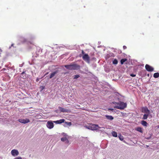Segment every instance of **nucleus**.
Masks as SVG:
<instances>
[{
	"mask_svg": "<svg viewBox=\"0 0 159 159\" xmlns=\"http://www.w3.org/2000/svg\"><path fill=\"white\" fill-rule=\"evenodd\" d=\"M64 66L69 70H74L79 69L80 66L76 64H71L70 65H65Z\"/></svg>",
	"mask_w": 159,
	"mask_h": 159,
	"instance_id": "1",
	"label": "nucleus"
},
{
	"mask_svg": "<svg viewBox=\"0 0 159 159\" xmlns=\"http://www.w3.org/2000/svg\"><path fill=\"white\" fill-rule=\"evenodd\" d=\"M118 105L115 106L114 107L115 108H117L120 109H123L126 107V104L123 102H118Z\"/></svg>",
	"mask_w": 159,
	"mask_h": 159,
	"instance_id": "2",
	"label": "nucleus"
},
{
	"mask_svg": "<svg viewBox=\"0 0 159 159\" xmlns=\"http://www.w3.org/2000/svg\"><path fill=\"white\" fill-rule=\"evenodd\" d=\"M98 126V125L95 124L90 125L89 126H86V128L92 130H96L97 129V127Z\"/></svg>",
	"mask_w": 159,
	"mask_h": 159,
	"instance_id": "3",
	"label": "nucleus"
},
{
	"mask_svg": "<svg viewBox=\"0 0 159 159\" xmlns=\"http://www.w3.org/2000/svg\"><path fill=\"white\" fill-rule=\"evenodd\" d=\"M83 59L88 63H89L90 57L87 54H85L83 55Z\"/></svg>",
	"mask_w": 159,
	"mask_h": 159,
	"instance_id": "4",
	"label": "nucleus"
},
{
	"mask_svg": "<svg viewBox=\"0 0 159 159\" xmlns=\"http://www.w3.org/2000/svg\"><path fill=\"white\" fill-rule=\"evenodd\" d=\"M46 125L48 128L51 129L53 127L54 125L52 121H48L47 122Z\"/></svg>",
	"mask_w": 159,
	"mask_h": 159,
	"instance_id": "5",
	"label": "nucleus"
},
{
	"mask_svg": "<svg viewBox=\"0 0 159 159\" xmlns=\"http://www.w3.org/2000/svg\"><path fill=\"white\" fill-rule=\"evenodd\" d=\"M145 68L148 71L151 72L153 71L154 70V68L153 67L148 64L146 65L145 66Z\"/></svg>",
	"mask_w": 159,
	"mask_h": 159,
	"instance_id": "6",
	"label": "nucleus"
},
{
	"mask_svg": "<svg viewBox=\"0 0 159 159\" xmlns=\"http://www.w3.org/2000/svg\"><path fill=\"white\" fill-rule=\"evenodd\" d=\"M18 121L20 123L24 124H26L30 122V120L29 119L27 118L25 119H19L18 120Z\"/></svg>",
	"mask_w": 159,
	"mask_h": 159,
	"instance_id": "7",
	"label": "nucleus"
},
{
	"mask_svg": "<svg viewBox=\"0 0 159 159\" xmlns=\"http://www.w3.org/2000/svg\"><path fill=\"white\" fill-rule=\"evenodd\" d=\"M11 154L13 156H16L18 155L19 152L17 150L13 149L11 151Z\"/></svg>",
	"mask_w": 159,
	"mask_h": 159,
	"instance_id": "8",
	"label": "nucleus"
},
{
	"mask_svg": "<svg viewBox=\"0 0 159 159\" xmlns=\"http://www.w3.org/2000/svg\"><path fill=\"white\" fill-rule=\"evenodd\" d=\"M143 112H144L146 114H149L150 113V111L148 110L147 107H143Z\"/></svg>",
	"mask_w": 159,
	"mask_h": 159,
	"instance_id": "9",
	"label": "nucleus"
},
{
	"mask_svg": "<svg viewBox=\"0 0 159 159\" xmlns=\"http://www.w3.org/2000/svg\"><path fill=\"white\" fill-rule=\"evenodd\" d=\"M65 120L64 119H61L59 120L53 121V122L57 124H60L65 122Z\"/></svg>",
	"mask_w": 159,
	"mask_h": 159,
	"instance_id": "10",
	"label": "nucleus"
},
{
	"mask_svg": "<svg viewBox=\"0 0 159 159\" xmlns=\"http://www.w3.org/2000/svg\"><path fill=\"white\" fill-rule=\"evenodd\" d=\"M59 109L61 112H68L69 111V110L67 109L64 108L59 107Z\"/></svg>",
	"mask_w": 159,
	"mask_h": 159,
	"instance_id": "11",
	"label": "nucleus"
},
{
	"mask_svg": "<svg viewBox=\"0 0 159 159\" xmlns=\"http://www.w3.org/2000/svg\"><path fill=\"white\" fill-rule=\"evenodd\" d=\"M58 72V71L57 70L56 71H55L53 72L51 74V75L49 76V78L50 79L52 78L53 77H54L55 76V75L56 74H57V73Z\"/></svg>",
	"mask_w": 159,
	"mask_h": 159,
	"instance_id": "12",
	"label": "nucleus"
},
{
	"mask_svg": "<svg viewBox=\"0 0 159 159\" xmlns=\"http://www.w3.org/2000/svg\"><path fill=\"white\" fill-rule=\"evenodd\" d=\"M135 129L136 130H137L138 131H139L141 133H143V131L142 130V128H141L140 127H137Z\"/></svg>",
	"mask_w": 159,
	"mask_h": 159,
	"instance_id": "13",
	"label": "nucleus"
},
{
	"mask_svg": "<svg viewBox=\"0 0 159 159\" xmlns=\"http://www.w3.org/2000/svg\"><path fill=\"white\" fill-rule=\"evenodd\" d=\"M106 117L107 119L110 120H112L114 119L113 117L111 116L106 115Z\"/></svg>",
	"mask_w": 159,
	"mask_h": 159,
	"instance_id": "14",
	"label": "nucleus"
},
{
	"mask_svg": "<svg viewBox=\"0 0 159 159\" xmlns=\"http://www.w3.org/2000/svg\"><path fill=\"white\" fill-rule=\"evenodd\" d=\"M21 77L24 79H25L26 78V76L25 74V72L23 71L21 73Z\"/></svg>",
	"mask_w": 159,
	"mask_h": 159,
	"instance_id": "15",
	"label": "nucleus"
},
{
	"mask_svg": "<svg viewBox=\"0 0 159 159\" xmlns=\"http://www.w3.org/2000/svg\"><path fill=\"white\" fill-rule=\"evenodd\" d=\"M153 77L155 78H157L159 77V73L158 72L155 73L153 75Z\"/></svg>",
	"mask_w": 159,
	"mask_h": 159,
	"instance_id": "16",
	"label": "nucleus"
},
{
	"mask_svg": "<svg viewBox=\"0 0 159 159\" xmlns=\"http://www.w3.org/2000/svg\"><path fill=\"white\" fill-rule=\"evenodd\" d=\"M141 124L144 126H147L148 124L145 121L143 120L141 122Z\"/></svg>",
	"mask_w": 159,
	"mask_h": 159,
	"instance_id": "17",
	"label": "nucleus"
},
{
	"mask_svg": "<svg viewBox=\"0 0 159 159\" xmlns=\"http://www.w3.org/2000/svg\"><path fill=\"white\" fill-rule=\"evenodd\" d=\"M111 133L113 136L115 137H117V134L116 132L113 131Z\"/></svg>",
	"mask_w": 159,
	"mask_h": 159,
	"instance_id": "18",
	"label": "nucleus"
},
{
	"mask_svg": "<svg viewBox=\"0 0 159 159\" xmlns=\"http://www.w3.org/2000/svg\"><path fill=\"white\" fill-rule=\"evenodd\" d=\"M61 140L63 142H64L66 141H67V142H68V139L66 137L62 138L61 139Z\"/></svg>",
	"mask_w": 159,
	"mask_h": 159,
	"instance_id": "19",
	"label": "nucleus"
},
{
	"mask_svg": "<svg viewBox=\"0 0 159 159\" xmlns=\"http://www.w3.org/2000/svg\"><path fill=\"white\" fill-rule=\"evenodd\" d=\"M149 115V114H144L143 116V119L144 120H145L147 119Z\"/></svg>",
	"mask_w": 159,
	"mask_h": 159,
	"instance_id": "20",
	"label": "nucleus"
},
{
	"mask_svg": "<svg viewBox=\"0 0 159 159\" xmlns=\"http://www.w3.org/2000/svg\"><path fill=\"white\" fill-rule=\"evenodd\" d=\"M127 59H122L120 61V63L121 64H123L124 62L126 61Z\"/></svg>",
	"mask_w": 159,
	"mask_h": 159,
	"instance_id": "21",
	"label": "nucleus"
},
{
	"mask_svg": "<svg viewBox=\"0 0 159 159\" xmlns=\"http://www.w3.org/2000/svg\"><path fill=\"white\" fill-rule=\"evenodd\" d=\"M113 63L114 64H117L118 63V61L116 59H115L113 61Z\"/></svg>",
	"mask_w": 159,
	"mask_h": 159,
	"instance_id": "22",
	"label": "nucleus"
},
{
	"mask_svg": "<svg viewBox=\"0 0 159 159\" xmlns=\"http://www.w3.org/2000/svg\"><path fill=\"white\" fill-rule=\"evenodd\" d=\"M80 77V75H76L74 76V79H76L78 78H79Z\"/></svg>",
	"mask_w": 159,
	"mask_h": 159,
	"instance_id": "23",
	"label": "nucleus"
},
{
	"mask_svg": "<svg viewBox=\"0 0 159 159\" xmlns=\"http://www.w3.org/2000/svg\"><path fill=\"white\" fill-rule=\"evenodd\" d=\"M65 124H66L67 125L69 126H70L71 125V122H65Z\"/></svg>",
	"mask_w": 159,
	"mask_h": 159,
	"instance_id": "24",
	"label": "nucleus"
},
{
	"mask_svg": "<svg viewBox=\"0 0 159 159\" xmlns=\"http://www.w3.org/2000/svg\"><path fill=\"white\" fill-rule=\"evenodd\" d=\"M119 137L120 139L121 140H123V137L121 135H120V136L119 135Z\"/></svg>",
	"mask_w": 159,
	"mask_h": 159,
	"instance_id": "25",
	"label": "nucleus"
},
{
	"mask_svg": "<svg viewBox=\"0 0 159 159\" xmlns=\"http://www.w3.org/2000/svg\"><path fill=\"white\" fill-rule=\"evenodd\" d=\"M130 76L132 77H134L136 76V75H134L132 74H130Z\"/></svg>",
	"mask_w": 159,
	"mask_h": 159,
	"instance_id": "26",
	"label": "nucleus"
},
{
	"mask_svg": "<svg viewBox=\"0 0 159 159\" xmlns=\"http://www.w3.org/2000/svg\"><path fill=\"white\" fill-rule=\"evenodd\" d=\"M108 110L113 111L114 110V109H112V108H109L108 109Z\"/></svg>",
	"mask_w": 159,
	"mask_h": 159,
	"instance_id": "27",
	"label": "nucleus"
},
{
	"mask_svg": "<svg viewBox=\"0 0 159 159\" xmlns=\"http://www.w3.org/2000/svg\"><path fill=\"white\" fill-rule=\"evenodd\" d=\"M114 104H117L118 105V102H112Z\"/></svg>",
	"mask_w": 159,
	"mask_h": 159,
	"instance_id": "28",
	"label": "nucleus"
},
{
	"mask_svg": "<svg viewBox=\"0 0 159 159\" xmlns=\"http://www.w3.org/2000/svg\"><path fill=\"white\" fill-rule=\"evenodd\" d=\"M123 48L124 49H126L127 47L125 46H123Z\"/></svg>",
	"mask_w": 159,
	"mask_h": 159,
	"instance_id": "29",
	"label": "nucleus"
},
{
	"mask_svg": "<svg viewBox=\"0 0 159 159\" xmlns=\"http://www.w3.org/2000/svg\"><path fill=\"white\" fill-rule=\"evenodd\" d=\"M82 53L83 55H84V54H85L84 51L83 50H82Z\"/></svg>",
	"mask_w": 159,
	"mask_h": 159,
	"instance_id": "30",
	"label": "nucleus"
},
{
	"mask_svg": "<svg viewBox=\"0 0 159 159\" xmlns=\"http://www.w3.org/2000/svg\"><path fill=\"white\" fill-rule=\"evenodd\" d=\"M21 158L20 157H17L15 158V159H21Z\"/></svg>",
	"mask_w": 159,
	"mask_h": 159,
	"instance_id": "31",
	"label": "nucleus"
},
{
	"mask_svg": "<svg viewBox=\"0 0 159 159\" xmlns=\"http://www.w3.org/2000/svg\"><path fill=\"white\" fill-rule=\"evenodd\" d=\"M39 80V78H37V79H36V81H37H37H38Z\"/></svg>",
	"mask_w": 159,
	"mask_h": 159,
	"instance_id": "32",
	"label": "nucleus"
},
{
	"mask_svg": "<svg viewBox=\"0 0 159 159\" xmlns=\"http://www.w3.org/2000/svg\"><path fill=\"white\" fill-rule=\"evenodd\" d=\"M30 44H34V42H32V43H30Z\"/></svg>",
	"mask_w": 159,
	"mask_h": 159,
	"instance_id": "33",
	"label": "nucleus"
},
{
	"mask_svg": "<svg viewBox=\"0 0 159 159\" xmlns=\"http://www.w3.org/2000/svg\"><path fill=\"white\" fill-rule=\"evenodd\" d=\"M150 139V138H147V139Z\"/></svg>",
	"mask_w": 159,
	"mask_h": 159,
	"instance_id": "34",
	"label": "nucleus"
},
{
	"mask_svg": "<svg viewBox=\"0 0 159 159\" xmlns=\"http://www.w3.org/2000/svg\"><path fill=\"white\" fill-rule=\"evenodd\" d=\"M148 76H149V74H148Z\"/></svg>",
	"mask_w": 159,
	"mask_h": 159,
	"instance_id": "35",
	"label": "nucleus"
},
{
	"mask_svg": "<svg viewBox=\"0 0 159 159\" xmlns=\"http://www.w3.org/2000/svg\"><path fill=\"white\" fill-rule=\"evenodd\" d=\"M80 57H81V55H80Z\"/></svg>",
	"mask_w": 159,
	"mask_h": 159,
	"instance_id": "36",
	"label": "nucleus"
}]
</instances>
